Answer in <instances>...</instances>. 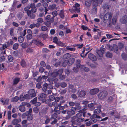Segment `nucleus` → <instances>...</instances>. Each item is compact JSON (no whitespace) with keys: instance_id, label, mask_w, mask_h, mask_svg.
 <instances>
[{"instance_id":"11","label":"nucleus","mask_w":127,"mask_h":127,"mask_svg":"<svg viewBox=\"0 0 127 127\" xmlns=\"http://www.w3.org/2000/svg\"><path fill=\"white\" fill-rule=\"evenodd\" d=\"M29 94L30 96L33 97L36 96V93L35 92V90L34 89H31L29 92Z\"/></svg>"},{"instance_id":"58","label":"nucleus","mask_w":127,"mask_h":127,"mask_svg":"<svg viewBox=\"0 0 127 127\" xmlns=\"http://www.w3.org/2000/svg\"><path fill=\"white\" fill-rule=\"evenodd\" d=\"M63 70L62 69H60L57 72L58 75H61L63 72Z\"/></svg>"},{"instance_id":"9","label":"nucleus","mask_w":127,"mask_h":127,"mask_svg":"<svg viewBox=\"0 0 127 127\" xmlns=\"http://www.w3.org/2000/svg\"><path fill=\"white\" fill-rule=\"evenodd\" d=\"M117 97V96L115 95H113L109 97L107 100L108 102H110L114 100H115Z\"/></svg>"},{"instance_id":"10","label":"nucleus","mask_w":127,"mask_h":127,"mask_svg":"<svg viewBox=\"0 0 127 127\" xmlns=\"http://www.w3.org/2000/svg\"><path fill=\"white\" fill-rule=\"evenodd\" d=\"M120 22L123 24H126L127 21V17L125 16L122 17L120 20Z\"/></svg>"},{"instance_id":"2","label":"nucleus","mask_w":127,"mask_h":127,"mask_svg":"<svg viewBox=\"0 0 127 127\" xmlns=\"http://www.w3.org/2000/svg\"><path fill=\"white\" fill-rule=\"evenodd\" d=\"M81 116V113H79L76 114V116L74 117L73 118L75 119L77 122L78 123H81L84 120V118L80 117Z\"/></svg>"},{"instance_id":"54","label":"nucleus","mask_w":127,"mask_h":127,"mask_svg":"<svg viewBox=\"0 0 127 127\" xmlns=\"http://www.w3.org/2000/svg\"><path fill=\"white\" fill-rule=\"evenodd\" d=\"M124 47V45L123 44L121 43H119L118 44V47L119 49H122Z\"/></svg>"},{"instance_id":"4","label":"nucleus","mask_w":127,"mask_h":127,"mask_svg":"<svg viewBox=\"0 0 127 127\" xmlns=\"http://www.w3.org/2000/svg\"><path fill=\"white\" fill-rule=\"evenodd\" d=\"M46 95L45 94L41 93L39 94L38 98L39 100L42 101L44 102L45 101V98L46 97Z\"/></svg>"},{"instance_id":"51","label":"nucleus","mask_w":127,"mask_h":127,"mask_svg":"<svg viewBox=\"0 0 127 127\" xmlns=\"http://www.w3.org/2000/svg\"><path fill=\"white\" fill-rule=\"evenodd\" d=\"M106 56L108 57L111 58L112 56V55L111 53L109 52H108L106 54Z\"/></svg>"},{"instance_id":"37","label":"nucleus","mask_w":127,"mask_h":127,"mask_svg":"<svg viewBox=\"0 0 127 127\" xmlns=\"http://www.w3.org/2000/svg\"><path fill=\"white\" fill-rule=\"evenodd\" d=\"M1 57H0L3 61L5 60V56L6 55V53H5V54H1Z\"/></svg>"},{"instance_id":"25","label":"nucleus","mask_w":127,"mask_h":127,"mask_svg":"<svg viewBox=\"0 0 127 127\" xmlns=\"http://www.w3.org/2000/svg\"><path fill=\"white\" fill-rule=\"evenodd\" d=\"M33 42L38 46H42L43 45L42 43L40 41L34 40L33 41Z\"/></svg>"},{"instance_id":"8","label":"nucleus","mask_w":127,"mask_h":127,"mask_svg":"<svg viewBox=\"0 0 127 127\" xmlns=\"http://www.w3.org/2000/svg\"><path fill=\"white\" fill-rule=\"evenodd\" d=\"M86 94V92L85 91L82 90L77 94L78 96L80 97H84Z\"/></svg>"},{"instance_id":"49","label":"nucleus","mask_w":127,"mask_h":127,"mask_svg":"<svg viewBox=\"0 0 127 127\" xmlns=\"http://www.w3.org/2000/svg\"><path fill=\"white\" fill-rule=\"evenodd\" d=\"M5 47V48H7L8 47H9L10 45V43L9 42H6L5 44H3Z\"/></svg>"},{"instance_id":"52","label":"nucleus","mask_w":127,"mask_h":127,"mask_svg":"<svg viewBox=\"0 0 127 127\" xmlns=\"http://www.w3.org/2000/svg\"><path fill=\"white\" fill-rule=\"evenodd\" d=\"M52 14L53 15V17H54L56 16L58 14L57 11L55 10L52 12Z\"/></svg>"},{"instance_id":"43","label":"nucleus","mask_w":127,"mask_h":127,"mask_svg":"<svg viewBox=\"0 0 127 127\" xmlns=\"http://www.w3.org/2000/svg\"><path fill=\"white\" fill-rule=\"evenodd\" d=\"M23 16V14L22 13H19L18 14L17 18L18 19L20 20Z\"/></svg>"},{"instance_id":"7","label":"nucleus","mask_w":127,"mask_h":127,"mask_svg":"<svg viewBox=\"0 0 127 127\" xmlns=\"http://www.w3.org/2000/svg\"><path fill=\"white\" fill-rule=\"evenodd\" d=\"M99 91V89L97 88L93 89L91 90L90 93L92 95H94L97 94Z\"/></svg>"},{"instance_id":"31","label":"nucleus","mask_w":127,"mask_h":127,"mask_svg":"<svg viewBox=\"0 0 127 127\" xmlns=\"http://www.w3.org/2000/svg\"><path fill=\"white\" fill-rule=\"evenodd\" d=\"M20 79L18 78H15L13 80V84H17L19 81Z\"/></svg>"},{"instance_id":"30","label":"nucleus","mask_w":127,"mask_h":127,"mask_svg":"<svg viewBox=\"0 0 127 127\" xmlns=\"http://www.w3.org/2000/svg\"><path fill=\"white\" fill-rule=\"evenodd\" d=\"M48 84L47 83H45L43 85V87L42 88V90L44 92L46 91L47 89Z\"/></svg>"},{"instance_id":"64","label":"nucleus","mask_w":127,"mask_h":127,"mask_svg":"<svg viewBox=\"0 0 127 127\" xmlns=\"http://www.w3.org/2000/svg\"><path fill=\"white\" fill-rule=\"evenodd\" d=\"M43 22V20L41 18H39L37 19L38 23H42Z\"/></svg>"},{"instance_id":"29","label":"nucleus","mask_w":127,"mask_h":127,"mask_svg":"<svg viewBox=\"0 0 127 127\" xmlns=\"http://www.w3.org/2000/svg\"><path fill=\"white\" fill-rule=\"evenodd\" d=\"M97 114H93L92 116L90 117V118H96L97 119H100L101 118V117L97 115Z\"/></svg>"},{"instance_id":"59","label":"nucleus","mask_w":127,"mask_h":127,"mask_svg":"<svg viewBox=\"0 0 127 127\" xmlns=\"http://www.w3.org/2000/svg\"><path fill=\"white\" fill-rule=\"evenodd\" d=\"M19 97L17 96H15L14 98L12 99V101H13L17 102L19 100Z\"/></svg>"},{"instance_id":"12","label":"nucleus","mask_w":127,"mask_h":127,"mask_svg":"<svg viewBox=\"0 0 127 127\" xmlns=\"http://www.w3.org/2000/svg\"><path fill=\"white\" fill-rule=\"evenodd\" d=\"M101 105H99L97 106L96 108L97 109H95L94 111V113L95 114H98L101 111L100 108H101Z\"/></svg>"},{"instance_id":"45","label":"nucleus","mask_w":127,"mask_h":127,"mask_svg":"<svg viewBox=\"0 0 127 127\" xmlns=\"http://www.w3.org/2000/svg\"><path fill=\"white\" fill-rule=\"evenodd\" d=\"M26 34V30H25L23 32H21L20 33V34L21 36H24Z\"/></svg>"},{"instance_id":"18","label":"nucleus","mask_w":127,"mask_h":127,"mask_svg":"<svg viewBox=\"0 0 127 127\" xmlns=\"http://www.w3.org/2000/svg\"><path fill=\"white\" fill-rule=\"evenodd\" d=\"M6 48H5L4 46L3 45L0 48V51L1 54H5V53Z\"/></svg>"},{"instance_id":"50","label":"nucleus","mask_w":127,"mask_h":127,"mask_svg":"<svg viewBox=\"0 0 127 127\" xmlns=\"http://www.w3.org/2000/svg\"><path fill=\"white\" fill-rule=\"evenodd\" d=\"M8 59L9 61L12 62L13 61V57L11 56L10 55L8 57Z\"/></svg>"},{"instance_id":"23","label":"nucleus","mask_w":127,"mask_h":127,"mask_svg":"<svg viewBox=\"0 0 127 127\" xmlns=\"http://www.w3.org/2000/svg\"><path fill=\"white\" fill-rule=\"evenodd\" d=\"M71 57V55L69 53H67L65 54L63 56V58L64 59H65L70 58Z\"/></svg>"},{"instance_id":"60","label":"nucleus","mask_w":127,"mask_h":127,"mask_svg":"<svg viewBox=\"0 0 127 127\" xmlns=\"http://www.w3.org/2000/svg\"><path fill=\"white\" fill-rule=\"evenodd\" d=\"M106 36L107 37V38L108 39L112 38L113 37L112 34L110 35V34H106Z\"/></svg>"},{"instance_id":"53","label":"nucleus","mask_w":127,"mask_h":127,"mask_svg":"<svg viewBox=\"0 0 127 127\" xmlns=\"http://www.w3.org/2000/svg\"><path fill=\"white\" fill-rule=\"evenodd\" d=\"M68 64V60H66L64 61L63 63V65L64 67H65Z\"/></svg>"},{"instance_id":"5","label":"nucleus","mask_w":127,"mask_h":127,"mask_svg":"<svg viewBox=\"0 0 127 127\" xmlns=\"http://www.w3.org/2000/svg\"><path fill=\"white\" fill-rule=\"evenodd\" d=\"M76 110V108L72 107L70 110H68L67 112V114L69 115H72L75 113V111Z\"/></svg>"},{"instance_id":"36","label":"nucleus","mask_w":127,"mask_h":127,"mask_svg":"<svg viewBox=\"0 0 127 127\" xmlns=\"http://www.w3.org/2000/svg\"><path fill=\"white\" fill-rule=\"evenodd\" d=\"M58 103L55 101L53 102L52 104H49V106H56L57 105L58 106Z\"/></svg>"},{"instance_id":"17","label":"nucleus","mask_w":127,"mask_h":127,"mask_svg":"<svg viewBox=\"0 0 127 127\" xmlns=\"http://www.w3.org/2000/svg\"><path fill=\"white\" fill-rule=\"evenodd\" d=\"M88 106L90 110H93L95 108L96 105L93 103H91L88 104Z\"/></svg>"},{"instance_id":"41","label":"nucleus","mask_w":127,"mask_h":127,"mask_svg":"<svg viewBox=\"0 0 127 127\" xmlns=\"http://www.w3.org/2000/svg\"><path fill=\"white\" fill-rule=\"evenodd\" d=\"M28 46V45L26 42H24L21 44V46L23 48H26Z\"/></svg>"},{"instance_id":"14","label":"nucleus","mask_w":127,"mask_h":127,"mask_svg":"<svg viewBox=\"0 0 127 127\" xmlns=\"http://www.w3.org/2000/svg\"><path fill=\"white\" fill-rule=\"evenodd\" d=\"M104 48H101L100 50H97V53L99 57H102V54L104 52Z\"/></svg>"},{"instance_id":"15","label":"nucleus","mask_w":127,"mask_h":127,"mask_svg":"<svg viewBox=\"0 0 127 127\" xmlns=\"http://www.w3.org/2000/svg\"><path fill=\"white\" fill-rule=\"evenodd\" d=\"M118 19V16L117 15H114L112 19V24L113 25H115L117 22Z\"/></svg>"},{"instance_id":"3","label":"nucleus","mask_w":127,"mask_h":127,"mask_svg":"<svg viewBox=\"0 0 127 127\" xmlns=\"http://www.w3.org/2000/svg\"><path fill=\"white\" fill-rule=\"evenodd\" d=\"M107 95V93L106 91H104L98 94V98L100 99H103L105 98Z\"/></svg>"},{"instance_id":"19","label":"nucleus","mask_w":127,"mask_h":127,"mask_svg":"<svg viewBox=\"0 0 127 127\" xmlns=\"http://www.w3.org/2000/svg\"><path fill=\"white\" fill-rule=\"evenodd\" d=\"M74 59L73 58H71L68 60V64L69 65L72 64L74 62Z\"/></svg>"},{"instance_id":"48","label":"nucleus","mask_w":127,"mask_h":127,"mask_svg":"<svg viewBox=\"0 0 127 127\" xmlns=\"http://www.w3.org/2000/svg\"><path fill=\"white\" fill-rule=\"evenodd\" d=\"M33 118L32 115L29 114L27 117V119L28 120H31Z\"/></svg>"},{"instance_id":"33","label":"nucleus","mask_w":127,"mask_h":127,"mask_svg":"<svg viewBox=\"0 0 127 127\" xmlns=\"http://www.w3.org/2000/svg\"><path fill=\"white\" fill-rule=\"evenodd\" d=\"M91 119L90 120L91 124H93L95 123L97 121V120L94 118H90Z\"/></svg>"},{"instance_id":"57","label":"nucleus","mask_w":127,"mask_h":127,"mask_svg":"<svg viewBox=\"0 0 127 127\" xmlns=\"http://www.w3.org/2000/svg\"><path fill=\"white\" fill-rule=\"evenodd\" d=\"M67 85V84L66 83L63 82L61 83L60 86L62 88H64Z\"/></svg>"},{"instance_id":"56","label":"nucleus","mask_w":127,"mask_h":127,"mask_svg":"<svg viewBox=\"0 0 127 127\" xmlns=\"http://www.w3.org/2000/svg\"><path fill=\"white\" fill-rule=\"evenodd\" d=\"M53 42L54 43L57 44L58 41V39L57 37H55L53 38Z\"/></svg>"},{"instance_id":"55","label":"nucleus","mask_w":127,"mask_h":127,"mask_svg":"<svg viewBox=\"0 0 127 127\" xmlns=\"http://www.w3.org/2000/svg\"><path fill=\"white\" fill-rule=\"evenodd\" d=\"M21 65L23 67H25L26 65V63L23 60L21 63Z\"/></svg>"},{"instance_id":"40","label":"nucleus","mask_w":127,"mask_h":127,"mask_svg":"<svg viewBox=\"0 0 127 127\" xmlns=\"http://www.w3.org/2000/svg\"><path fill=\"white\" fill-rule=\"evenodd\" d=\"M19 45L17 43L14 44L13 46V48L14 50L17 49Z\"/></svg>"},{"instance_id":"61","label":"nucleus","mask_w":127,"mask_h":127,"mask_svg":"<svg viewBox=\"0 0 127 127\" xmlns=\"http://www.w3.org/2000/svg\"><path fill=\"white\" fill-rule=\"evenodd\" d=\"M31 10L33 13H35L36 11V7H35L32 8Z\"/></svg>"},{"instance_id":"26","label":"nucleus","mask_w":127,"mask_h":127,"mask_svg":"<svg viewBox=\"0 0 127 127\" xmlns=\"http://www.w3.org/2000/svg\"><path fill=\"white\" fill-rule=\"evenodd\" d=\"M55 97L53 95H50L49 96V98L50 100H46V102L47 103L48 101L49 103H50L51 101H53L55 99Z\"/></svg>"},{"instance_id":"39","label":"nucleus","mask_w":127,"mask_h":127,"mask_svg":"<svg viewBox=\"0 0 127 127\" xmlns=\"http://www.w3.org/2000/svg\"><path fill=\"white\" fill-rule=\"evenodd\" d=\"M33 51V50L31 48H29L27 49L26 52L27 53H31Z\"/></svg>"},{"instance_id":"22","label":"nucleus","mask_w":127,"mask_h":127,"mask_svg":"<svg viewBox=\"0 0 127 127\" xmlns=\"http://www.w3.org/2000/svg\"><path fill=\"white\" fill-rule=\"evenodd\" d=\"M66 49L67 50L70 51H74L76 49L75 48L72 47L71 46H67Z\"/></svg>"},{"instance_id":"42","label":"nucleus","mask_w":127,"mask_h":127,"mask_svg":"<svg viewBox=\"0 0 127 127\" xmlns=\"http://www.w3.org/2000/svg\"><path fill=\"white\" fill-rule=\"evenodd\" d=\"M75 105L76 106L75 108H76V109H81V107L79 106L80 104L78 103H75Z\"/></svg>"},{"instance_id":"44","label":"nucleus","mask_w":127,"mask_h":127,"mask_svg":"<svg viewBox=\"0 0 127 127\" xmlns=\"http://www.w3.org/2000/svg\"><path fill=\"white\" fill-rule=\"evenodd\" d=\"M37 98L36 97L34 98L33 100L31 101V102L33 104H35L37 101Z\"/></svg>"},{"instance_id":"35","label":"nucleus","mask_w":127,"mask_h":127,"mask_svg":"<svg viewBox=\"0 0 127 127\" xmlns=\"http://www.w3.org/2000/svg\"><path fill=\"white\" fill-rule=\"evenodd\" d=\"M24 40V37L22 36L19 37L18 38V41L20 43L22 42Z\"/></svg>"},{"instance_id":"1","label":"nucleus","mask_w":127,"mask_h":127,"mask_svg":"<svg viewBox=\"0 0 127 127\" xmlns=\"http://www.w3.org/2000/svg\"><path fill=\"white\" fill-rule=\"evenodd\" d=\"M112 14L111 13L108 12L106 13L103 17H101V18H103V20L104 23L106 22L108 20H111Z\"/></svg>"},{"instance_id":"24","label":"nucleus","mask_w":127,"mask_h":127,"mask_svg":"<svg viewBox=\"0 0 127 127\" xmlns=\"http://www.w3.org/2000/svg\"><path fill=\"white\" fill-rule=\"evenodd\" d=\"M97 8L96 7H94L92 10L91 13L93 15H95L97 13Z\"/></svg>"},{"instance_id":"47","label":"nucleus","mask_w":127,"mask_h":127,"mask_svg":"<svg viewBox=\"0 0 127 127\" xmlns=\"http://www.w3.org/2000/svg\"><path fill=\"white\" fill-rule=\"evenodd\" d=\"M33 110L35 113H37L39 111V109L36 107H34L33 108Z\"/></svg>"},{"instance_id":"20","label":"nucleus","mask_w":127,"mask_h":127,"mask_svg":"<svg viewBox=\"0 0 127 127\" xmlns=\"http://www.w3.org/2000/svg\"><path fill=\"white\" fill-rule=\"evenodd\" d=\"M81 69V70H84V71L87 72L89 71V69L86 67L84 65H81L80 66Z\"/></svg>"},{"instance_id":"63","label":"nucleus","mask_w":127,"mask_h":127,"mask_svg":"<svg viewBox=\"0 0 127 127\" xmlns=\"http://www.w3.org/2000/svg\"><path fill=\"white\" fill-rule=\"evenodd\" d=\"M56 7V5L55 4H53L52 5H50L49 6V7L51 9H53Z\"/></svg>"},{"instance_id":"21","label":"nucleus","mask_w":127,"mask_h":127,"mask_svg":"<svg viewBox=\"0 0 127 127\" xmlns=\"http://www.w3.org/2000/svg\"><path fill=\"white\" fill-rule=\"evenodd\" d=\"M110 7V6L107 3L104 4L103 6V8L105 10L109 9Z\"/></svg>"},{"instance_id":"34","label":"nucleus","mask_w":127,"mask_h":127,"mask_svg":"<svg viewBox=\"0 0 127 127\" xmlns=\"http://www.w3.org/2000/svg\"><path fill=\"white\" fill-rule=\"evenodd\" d=\"M58 109V107H55L54 109V111L55 112V113L56 114H60V110H56Z\"/></svg>"},{"instance_id":"16","label":"nucleus","mask_w":127,"mask_h":127,"mask_svg":"<svg viewBox=\"0 0 127 127\" xmlns=\"http://www.w3.org/2000/svg\"><path fill=\"white\" fill-rule=\"evenodd\" d=\"M88 56L89 58L91 60L95 61L96 60L95 56L91 53L89 54Z\"/></svg>"},{"instance_id":"6","label":"nucleus","mask_w":127,"mask_h":127,"mask_svg":"<svg viewBox=\"0 0 127 127\" xmlns=\"http://www.w3.org/2000/svg\"><path fill=\"white\" fill-rule=\"evenodd\" d=\"M21 121V119L20 118L17 119L16 118H14L11 121V124L13 125H16L20 122Z\"/></svg>"},{"instance_id":"27","label":"nucleus","mask_w":127,"mask_h":127,"mask_svg":"<svg viewBox=\"0 0 127 127\" xmlns=\"http://www.w3.org/2000/svg\"><path fill=\"white\" fill-rule=\"evenodd\" d=\"M19 110L22 112H24L25 110V108L24 106H23L20 105L19 107Z\"/></svg>"},{"instance_id":"13","label":"nucleus","mask_w":127,"mask_h":127,"mask_svg":"<svg viewBox=\"0 0 127 127\" xmlns=\"http://www.w3.org/2000/svg\"><path fill=\"white\" fill-rule=\"evenodd\" d=\"M95 0H86L85 2V5L87 7L90 6L92 1L95 2Z\"/></svg>"},{"instance_id":"62","label":"nucleus","mask_w":127,"mask_h":127,"mask_svg":"<svg viewBox=\"0 0 127 127\" xmlns=\"http://www.w3.org/2000/svg\"><path fill=\"white\" fill-rule=\"evenodd\" d=\"M1 101L3 104H7L8 103V99H6L5 101H3L2 100H1Z\"/></svg>"},{"instance_id":"46","label":"nucleus","mask_w":127,"mask_h":127,"mask_svg":"<svg viewBox=\"0 0 127 127\" xmlns=\"http://www.w3.org/2000/svg\"><path fill=\"white\" fill-rule=\"evenodd\" d=\"M59 15L62 18H63L64 17V14L63 11L61 10L60 12Z\"/></svg>"},{"instance_id":"28","label":"nucleus","mask_w":127,"mask_h":127,"mask_svg":"<svg viewBox=\"0 0 127 127\" xmlns=\"http://www.w3.org/2000/svg\"><path fill=\"white\" fill-rule=\"evenodd\" d=\"M57 44L60 46L63 47H65L66 46V45L64 43H63L62 42L60 41H58Z\"/></svg>"},{"instance_id":"38","label":"nucleus","mask_w":127,"mask_h":127,"mask_svg":"<svg viewBox=\"0 0 127 127\" xmlns=\"http://www.w3.org/2000/svg\"><path fill=\"white\" fill-rule=\"evenodd\" d=\"M83 45L82 44H77L73 45L74 46H77V47L81 48L83 46Z\"/></svg>"},{"instance_id":"32","label":"nucleus","mask_w":127,"mask_h":127,"mask_svg":"<svg viewBox=\"0 0 127 127\" xmlns=\"http://www.w3.org/2000/svg\"><path fill=\"white\" fill-rule=\"evenodd\" d=\"M80 61L79 60H78L77 61V64H76V66L78 68H79L80 67Z\"/></svg>"}]
</instances>
